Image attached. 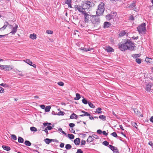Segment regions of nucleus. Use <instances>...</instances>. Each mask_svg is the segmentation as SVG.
<instances>
[{"mask_svg":"<svg viewBox=\"0 0 153 153\" xmlns=\"http://www.w3.org/2000/svg\"><path fill=\"white\" fill-rule=\"evenodd\" d=\"M135 44L130 40L127 39L126 42L123 44L119 45V48L122 51H124L127 50L133 51L136 48Z\"/></svg>","mask_w":153,"mask_h":153,"instance_id":"nucleus-1","label":"nucleus"},{"mask_svg":"<svg viewBox=\"0 0 153 153\" xmlns=\"http://www.w3.org/2000/svg\"><path fill=\"white\" fill-rule=\"evenodd\" d=\"M104 10V3L101 2L98 6V8L96 11V14L97 15L100 16L103 14Z\"/></svg>","mask_w":153,"mask_h":153,"instance_id":"nucleus-2","label":"nucleus"},{"mask_svg":"<svg viewBox=\"0 0 153 153\" xmlns=\"http://www.w3.org/2000/svg\"><path fill=\"white\" fill-rule=\"evenodd\" d=\"M146 25L145 23H143L137 27V29L140 34H143L145 33L146 30Z\"/></svg>","mask_w":153,"mask_h":153,"instance_id":"nucleus-3","label":"nucleus"},{"mask_svg":"<svg viewBox=\"0 0 153 153\" xmlns=\"http://www.w3.org/2000/svg\"><path fill=\"white\" fill-rule=\"evenodd\" d=\"M99 15L92 16L91 22L94 25V26H97L100 23V18Z\"/></svg>","mask_w":153,"mask_h":153,"instance_id":"nucleus-4","label":"nucleus"},{"mask_svg":"<svg viewBox=\"0 0 153 153\" xmlns=\"http://www.w3.org/2000/svg\"><path fill=\"white\" fill-rule=\"evenodd\" d=\"M92 6L91 2L89 1H84L82 5L84 10L88 9Z\"/></svg>","mask_w":153,"mask_h":153,"instance_id":"nucleus-5","label":"nucleus"},{"mask_svg":"<svg viewBox=\"0 0 153 153\" xmlns=\"http://www.w3.org/2000/svg\"><path fill=\"white\" fill-rule=\"evenodd\" d=\"M13 66L10 65H0V69L6 71H9L13 69Z\"/></svg>","mask_w":153,"mask_h":153,"instance_id":"nucleus-6","label":"nucleus"},{"mask_svg":"<svg viewBox=\"0 0 153 153\" xmlns=\"http://www.w3.org/2000/svg\"><path fill=\"white\" fill-rule=\"evenodd\" d=\"M84 17V22H88L89 20L90 19L91 21V18H92V15H89L86 13V12H84V13L83 14Z\"/></svg>","mask_w":153,"mask_h":153,"instance_id":"nucleus-7","label":"nucleus"},{"mask_svg":"<svg viewBox=\"0 0 153 153\" xmlns=\"http://www.w3.org/2000/svg\"><path fill=\"white\" fill-rule=\"evenodd\" d=\"M74 8H75V10H77L79 12L81 13L82 14L84 13V12H85L82 6H80L78 5H75L74 6Z\"/></svg>","mask_w":153,"mask_h":153,"instance_id":"nucleus-8","label":"nucleus"},{"mask_svg":"<svg viewBox=\"0 0 153 153\" xmlns=\"http://www.w3.org/2000/svg\"><path fill=\"white\" fill-rule=\"evenodd\" d=\"M25 62L26 63L28 64L30 66H31L33 67L36 68V65L33 63L29 59H26L24 60Z\"/></svg>","mask_w":153,"mask_h":153,"instance_id":"nucleus-9","label":"nucleus"},{"mask_svg":"<svg viewBox=\"0 0 153 153\" xmlns=\"http://www.w3.org/2000/svg\"><path fill=\"white\" fill-rule=\"evenodd\" d=\"M105 50L106 51L108 52H114V50L110 46L106 47L105 48Z\"/></svg>","mask_w":153,"mask_h":153,"instance_id":"nucleus-10","label":"nucleus"},{"mask_svg":"<svg viewBox=\"0 0 153 153\" xmlns=\"http://www.w3.org/2000/svg\"><path fill=\"white\" fill-rule=\"evenodd\" d=\"M111 24L108 22H105L103 24V27L104 28H108L111 25Z\"/></svg>","mask_w":153,"mask_h":153,"instance_id":"nucleus-11","label":"nucleus"},{"mask_svg":"<svg viewBox=\"0 0 153 153\" xmlns=\"http://www.w3.org/2000/svg\"><path fill=\"white\" fill-rule=\"evenodd\" d=\"M18 28V26L16 24L15 27H13L10 33L13 35L16 32Z\"/></svg>","mask_w":153,"mask_h":153,"instance_id":"nucleus-12","label":"nucleus"},{"mask_svg":"<svg viewBox=\"0 0 153 153\" xmlns=\"http://www.w3.org/2000/svg\"><path fill=\"white\" fill-rule=\"evenodd\" d=\"M81 112L82 113H83L84 114H81V115H80L79 116V117H84V116H90V114L88 113L87 112H86L84 111H83V110H82L81 111Z\"/></svg>","mask_w":153,"mask_h":153,"instance_id":"nucleus-13","label":"nucleus"},{"mask_svg":"<svg viewBox=\"0 0 153 153\" xmlns=\"http://www.w3.org/2000/svg\"><path fill=\"white\" fill-rule=\"evenodd\" d=\"M114 17V15L112 14H108L106 16V19L108 20H109L111 19H113Z\"/></svg>","mask_w":153,"mask_h":153,"instance_id":"nucleus-14","label":"nucleus"},{"mask_svg":"<svg viewBox=\"0 0 153 153\" xmlns=\"http://www.w3.org/2000/svg\"><path fill=\"white\" fill-rule=\"evenodd\" d=\"M152 86L151 84L149 83L147 84L146 86V90L147 91H150L151 90Z\"/></svg>","mask_w":153,"mask_h":153,"instance_id":"nucleus-15","label":"nucleus"},{"mask_svg":"<svg viewBox=\"0 0 153 153\" xmlns=\"http://www.w3.org/2000/svg\"><path fill=\"white\" fill-rule=\"evenodd\" d=\"M8 25H9L8 22H4V26L0 28V30L2 29L3 30L5 29Z\"/></svg>","mask_w":153,"mask_h":153,"instance_id":"nucleus-16","label":"nucleus"},{"mask_svg":"<svg viewBox=\"0 0 153 153\" xmlns=\"http://www.w3.org/2000/svg\"><path fill=\"white\" fill-rule=\"evenodd\" d=\"M145 60L148 63H153V59L152 58L147 57L146 59Z\"/></svg>","mask_w":153,"mask_h":153,"instance_id":"nucleus-17","label":"nucleus"},{"mask_svg":"<svg viewBox=\"0 0 153 153\" xmlns=\"http://www.w3.org/2000/svg\"><path fill=\"white\" fill-rule=\"evenodd\" d=\"M80 139L79 138H76L74 141V143L76 145H78L79 144Z\"/></svg>","mask_w":153,"mask_h":153,"instance_id":"nucleus-18","label":"nucleus"},{"mask_svg":"<svg viewBox=\"0 0 153 153\" xmlns=\"http://www.w3.org/2000/svg\"><path fill=\"white\" fill-rule=\"evenodd\" d=\"M52 140H52V139L49 138H46L44 140V141L47 144H50L51 142L52 141Z\"/></svg>","mask_w":153,"mask_h":153,"instance_id":"nucleus-19","label":"nucleus"},{"mask_svg":"<svg viewBox=\"0 0 153 153\" xmlns=\"http://www.w3.org/2000/svg\"><path fill=\"white\" fill-rule=\"evenodd\" d=\"M135 6H136V4H135V3L134 1H133V2L132 3H131V4H128V7H129L130 8H131V9H132L134 7H135Z\"/></svg>","mask_w":153,"mask_h":153,"instance_id":"nucleus-20","label":"nucleus"},{"mask_svg":"<svg viewBox=\"0 0 153 153\" xmlns=\"http://www.w3.org/2000/svg\"><path fill=\"white\" fill-rule=\"evenodd\" d=\"M30 37L32 39H35L36 38V35L34 33L30 34Z\"/></svg>","mask_w":153,"mask_h":153,"instance_id":"nucleus-21","label":"nucleus"},{"mask_svg":"<svg viewBox=\"0 0 153 153\" xmlns=\"http://www.w3.org/2000/svg\"><path fill=\"white\" fill-rule=\"evenodd\" d=\"M141 54H135L132 55L131 56L134 58H137L138 57H140Z\"/></svg>","mask_w":153,"mask_h":153,"instance_id":"nucleus-22","label":"nucleus"},{"mask_svg":"<svg viewBox=\"0 0 153 153\" xmlns=\"http://www.w3.org/2000/svg\"><path fill=\"white\" fill-rule=\"evenodd\" d=\"M3 149L5 150L8 151L10 150V147L6 146L3 145L2 146Z\"/></svg>","mask_w":153,"mask_h":153,"instance_id":"nucleus-23","label":"nucleus"},{"mask_svg":"<svg viewBox=\"0 0 153 153\" xmlns=\"http://www.w3.org/2000/svg\"><path fill=\"white\" fill-rule=\"evenodd\" d=\"M133 110L134 113H135L136 114L139 115L140 116H141V114L140 112L138 111L137 108H134L133 109Z\"/></svg>","mask_w":153,"mask_h":153,"instance_id":"nucleus-24","label":"nucleus"},{"mask_svg":"<svg viewBox=\"0 0 153 153\" xmlns=\"http://www.w3.org/2000/svg\"><path fill=\"white\" fill-rule=\"evenodd\" d=\"M70 117L71 119H76L77 118V115L73 113L71 115Z\"/></svg>","mask_w":153,"mask_h":153,"instance_id":"nucleus-25","label":"nucleus"},{"mask_svg":"<svg viewBox=\"0 0 153 153\" xmlns=\"http://www.w3.org/2000/svg\"><path fill=\"white\" fill-rule=\"evenodd\" d=\"M94 139L92 138V137L91 136H89L88 138L87 139V141L88 142H91L93 141Z\"/></svg>","mask_w":153,"mask_h":153,"instance_id":"nucleus-26","label":"nucleus"},{"mask_svg":"<svg viewBox=\"0 0 153 153\" xmlns=\"http://www.w3.org/2000/svg\"><path fill=\"white\" fill-rule=\"evenodd\" d=\"M99 117L102 120L105 121L106 120V116H105L100 115L99 116Z\"/></svg>","mask_w":153,"mask_h":153,"instance_id":"nucleus-27","label":"nucleus"},{"mask_svg":"<svg viewBox=\"0 0 153 153\" xmlns=\"http://www.w3.org/2000/svg\"><path fill=\"white\" fill-rule=\"evenodd\" d=\"M76 97L74 98L75 100H78L81 97L79 94L78 93H76Z\"/></svg>","mask_w":153,"mask_h":153,"instance_id":"nucleus-28","label":"nucleus"},{"mask_svg":"<svg viewBox=\"0 0 153 153\" xmlns=\"http://www.w3.org/2000/svg\"><path fill=\"white\" fill-rule=\"evenodd\" d=\"M24 139L21 137H19L18 138V141L19 143H22L24 142Z\"/></svg>","mask_w":153,"mask_h":153,"instance_id":"nucleus-29","label":"nucleus"},{"mask_svg":"<svg viewBox=\"0 0 153 153\" xmlns=\"http://www.w3.org/2000/svg\"><path fill=\"white\" fill-rule=\"evenodd\" d=\"M51 107L50 106H48L45 108V111L46 112H49L51 109Z\"/></svg>","mask_w":153,"mask_h":153,"instance_id":"nucleus-30","label":"nucleus"},{"mask_svg":"<svg viewBox=\"0 0 153 153\" xmlns=\"http://www.w3.org/2000/svg\"><path fill=\"white\" fill-rule=\"evenodd\" d=\"M25 144L27 146H30L31 144V143L28 140H26L25 142Z\"/></svg>","mask_w":153,"mask_h":153,"instance_id":"nucleus-31","label":"nucleus"},{"mask_svg":"<svg viewBox=\"0 0 153 153\" xmlns=\"http://www.w3.org/2000/svg\"><path fill=\"white\" fill-rule=\"evenodd\" d=\"M71 146L70 144H67L65 145V148L67 150H69L71 149Z\"/></svg>","mask_w":153,"mask_h":153,"instance_id":"nucleus-32","label":"nucleus"},{"mask_svg":"<svg viewBox=\"0 0 153 153\" xmlns=\"http://www.w3.org/2000/svg\"><path fill=\"white\" fill-rule=\"evenodd\" d=\"M101 110L102 109L100 108H98L96 109V112H97L99 114H100L102 113Z\"/></svg>","mask_w":153,"mask_h":153,"instance_id":"nucleus-33","label":"nucleus"},{"mask_svg":"<svg viewBox=\"0 0 153 153\" xmlns=\"http://www.w3.org/2000/svg\"><path fill=\"white\" fill-rule=\"evenodd\" d=\"M88 104L90 107L91 108H95V106L92 103L89 102H88Z\"/></svg>","mask_w":153,"mask_h":153,"instance_id":"nucleus-34","label":"nucleus"},{"mask_svg":"<svg viewBox=\"0 0 153 153\" xmlns=\"http://www.w3.org/2000/svg\"><path fill=\"white\" fill-rule=\"evenodd\" d=\"M30 129L31 131H37V128L34 127H31L30 128Z\"/></svg>","mask_w":153,"mask_h":153,"instance_id":"nucleus-35","label":"nucleus"},{"mask_svg":"<svg viewBox=\"0 0 153 153\" xmlns=\"http://www.w3.org/2000/svg\"><path fill=\"white\" fill-rule=\"evenodd\" d=\"M68 137L70 139H73L74 138V136L73 134H68Z\"/></svg>","mask_w":153,"mask_h":153,"instance_id":"nucleus-36","label":"nucleus"},{"mask_svg":"<svg viewBox=\"0 0 153 153\" xmlns=\"http://www.w3.org/2000/svg\"><path fill=\"white\" fill-rule=\"evenodd\" d=\"M65 114V113L63 111H60L57 114V115H61L63 116Z\"/></svg>","mask_w":153,"mask_h":153,"instance_id":"nucleus-37","label":"nucleus"},{"mask_svg":"<svg viewBox=\"0 0 153 153\" xmlns=\"http://www.w3.org/2000/svg\"><path fill=\"white\" fill-rule=\"evenodd\" d=\"M11 137L12 139L14 140H17V137L15 134H11Z\"/></svg>","mask_w":153,"mask_h":153,"instance_id":"nucleus-38","label":"nucleus"},{"mask_svg":"<svg viewBox=\"0 0 153 153\" xmlns=\"http://www.w3.org/2000/svg\"><path fill=\"white\" fill-rule=\"evenodd\" d=\"M82 102L84 104H88V102L87 100L85 98H84L82 100Z\"/></svg>","mask_w":153,"mask_h":153,"instance_id":"nucleus-39","label":"nucleus"},{"mask_svg":"<svg viewBox=\"0 0 153 153\" xmlns=\"http://www.w3.org/2000/svg\"><path fill=\"white\" fill-rule=\"evenodd\" d=\"M136 62L138 64H140L141 62V60L140 59L137 58L136 59Z\"/></svg>","mask_w":153,"mask_h":153,"instance_id":"nucleus-40","label":"nucleus"},{"mask_svg":"<svg viewBox=\"0 0 153 153\" xmlns=\"http://www.w3.org/2000/svg\"><path fill=\"white\" fill-rule=\"evenodd\" d=\"M0 85L4 87H8L9 85L6 84L5 83H1L0 84Z\"/></svg>","mask_w":153,"mask_h":153,"instance_id":"nucleus-41","label":"nucleus"},{"mask_svg":"<svg viewBox=\"0 0 153 153\" xmlns=\"http://www.w3.org/2000/svg\"><path fill=\"white\" fill-rule=\"evenodd\" d=\"M111 135L115 137H118L117 133L115 132H114L111 133Z\"/></svg>","mask_w":153,"mask_h":153,"instance_id":"nucleus-42","label":"nucleus"},{"mask_svg":"<svg viewBox=\"0 0 153 153\" xmlns=\"http://www.w3.org/2000/svg\"><path fill=\"white\" fill-rule=\"evenodd\" d=\"M108 147L112 151L114 150V149H115V147L111 145H109Z\"/></svg>","mask_w":153,"mask_h":153,"instance_id":"nucleus-43","label":"nucleus"},{"mask_svg":"<svg viewBox=\"0 0 153 153\" xmlns=\"http://www.w3.org/2000/svg\"><path fill=\"white\" fill-rule=\"evenodd\" d=\"M85 23L84 21L81 23V26L82 27H86L85 25Z\"/></svg>","mask_w":153,"mask_h":153,"instance_id":"nucleus-44","label":"nucleus"},{"mask_svg":"<svg viewBox=\"0 0 153 153\" xmlns=\"http://www.w3.org/2000/svg\"><path fill=\"white\" fill-rule=\"evenodd\" d=\"M102 144L105 146H107L109 145V143L106 141H105L103 142Z\"/></svg>","mask_w":153,"mask_h":153,"instance_id":"nucleus-45","label":"nucleus"},{"mask_svg":"<svg viewBox=\"0 0 153 153\" xmlns=\"http://www.w3.org/2000/svg\"><path fill=\"white\" fill-rule=\"evenodd\" d=\"M46 33L48 34H52L53 33V31L48 30L46 31Z\"/></svg>","mask_w":153,"mask_h":153,"instance_id":"nucleus-46","label":"nucleus"},{"mask_svg":"<svg viewBox=\"0 0 153 153\" xmlns=\"http://www.w3.org/2000/svg\"><path fill=\"white\" fill-rule=\"evenodd\" d=\"M129 20H130L134 21V18L133 15H131L129 17Z\"/></svg>","mask_w":153,"mask_h":153,"instance_id":"nucleus-47","label":"nucleus"},{"mask_svg":"<svg viewBox=\"0 0 153 153\" xmlns=\"http://www.w3.org/2000/svg\"><path fill=\"white\" fill-rule=\"evenodd\" d=\"M51 124V123H43V125L45 126H50Z\"/></svg>","mask_w":153,"mask_h":153,"instance_id":"nucleus-48","label":"nucleus"},{"mask_svg":"<svg viewBox=\"0 0 153 153\" xmlns=\"http://www.w3.org/2000/svg\"><path fill=\"white\" fill-rule=\"evenodd\" d=\"M58 84L59 85L61 86H63L64 85V83L62 82H58Z\"/></svg>","mask_w":153,"mask_h":153,"instance_id":"nucleus-49","label":"nucleus"},{"mask_svg":"<svg viewBox=\"0 0 153 153\" xmlns=\"http://www.w3.org/2000/svg\"><path fill=\"white\" fill-rule=\"evenodd\" d=\"M113 152L114 153H119V151L117 149L116 147H115V149H114V150H113Z\"/></svg>","mask_w":153,"mask_h":153,"instance_id":"nucleus-50","label":"nucleus"},{"mask_svg":"<svg viewBox=\"0 0 153 153\" xmlns=\"http://www.w3.org/2000/svg\"><path fill=\"white\" fill-rule=\"evenodd\" d=\"M4 92V89L3 88L0 86V93H3Z\"/></svg>","mask_w":153,"mask_h":153,"instance_id":"nucleus-51","label":"nucleus"},{"mask_svg":"<svg viewBox=\"0 0 153 153\" xmlns=\"http://www.w3.org/2000/svg\"><path fill=\"white\" fill-rule=\"evenodd\" d=\"M97 133L98 134H101L102 133V131L100 129H98V130L97 131Z\"/></svg>","mask_w":153,"mask_h":153,"instance_id":"nucleus-52","label":"nucleus"},{"mask_svg":"<svg viewBox=\"0 0 153 153\" xmlns=\"http://www.w3.org/2000/svg\"><path fill=\"white\" fill-rule=\"evenodd\" d=\"M75 126V124L73 123H70L69 124V126L71 128Z\"/></svg>","mask_w":153,"mask_h":153,"instance_id":"nucleus-53","label":"nucleus"},{"mask_svg":"<svg viewBox=\"0 0 153 153\" xmlns=\"http://www.w3.org/2000/svg\"><path fill=\"white\" fill-rule=\"evenodd\" d=\"M76 153H83V152L81 149H78L77 150Z\"/></svg>","mask_w":153,"mask_h":153,"instance_id":"nucleus-54","label":"nucleus"},{"mask_svg":"<svg viewBox=\"0 0 153 153\" xmlns=\"http://www.w3.org/2000/svg\"><path fill=\"white\" fill-rule=\"evenodd\" d=\"M92 137H93V138H95L96 139H98L99 138V137L96 134L93 135Z\"/></svg>","mask_w":153,"mask_h":153,"instance_id":"nucleus-55","label":"nucleus"},{"mask_svg":"<svg viewBox=\"0 0 153 153\" xmlns=\"http://www.w3.org/2000/svg\"><path fill=\"white\" fill-rule=\"evenodd\" d=\"M126 33V32H125L124 31V32L120 33L119 35L121 36H123Z\"/></svg>","mask_w":153,"mask_h":153,"instance_id":"nucleus-56","label":"nucleus"},{"mask_svg":"<svg viewBox=\"0 0 153 153\" xmlns=\"http://www.w3.org/2000/svg\"><path fill=\"white\" fill-rule=\"evenodd\" d=\"M81 145H85L86 143V142L84 140H82L81 142Z\"/></svg>","mask_w":153,"mask_h":153,"instance_id":"nucleus-57","label":"nucleus"},{"mask_svg":"<svg viewBox=\"0 0 153 153\" xmlns=\"http://www.w3.org/2000/svg\"><path fill=\"white\" fill-rule=\"evenodd\" d=\"M65 3L68 5L70 4L71 0H66V1L65 2Z\"/></svg>","mask_w":153,"mask_h":153,"instance_id":"nucleus-58","label":"nucleus"},{"mask_svg":"<svg viewBox=\"0 0 153 153\" xmlns=\"http://www.w3.org/2000/svg\"><path fill=\"white\" fill-rule=\"evenodd\" d=\"M59 146L61 148H63L64 147V143H61L60 144Z\"/></svg>","mask_w":153,"mask_h":153,"instance_id":"nucleus-59","label":"nucleus"},{"mask_svg":"<svg viewBox=\"0 0 153 153\" xmlns=\"http://www.w3.org/2000/svg\"><path fill=\"white\" fill-rule=\"evenodd\" d=\"M48 130H51L52 128L51 126H48L46 128Z\"/></svg>","mask_w":153,"mask_h":153,"instance_id":"nucleus-60","label":"nucleus"},{"mask_svg":"<svg viewBox=\"0 0 153 153\" xmlns=\"http://www.w3.org/2000/svg\"><path fill=\"white\" fill-rule=\"evenodd\" d=\"M70 130L71 133H75V130L73 128H71Z\"/></svg>","mask_w":153,"mask_h":153,"instance_id":"nucleus-61","label":"nucleus"},{"mask_svg":"<svg viewBox=\"0 0 153 153\" xmlns=\"http://www.w3.org/2000/svg\"><path fill=\"white\" fill-rule=\"evenodd\" d=\"M103 134L107 136L108 135V134L105 131H103L102 133Z\"/></svg>","mask_w":153,"mask_h":153,"instance_id":"nucleus-62","label":"nucleus"},{"mask_svg":"<svg viewBox=\"0 0 153 153\" xmlns=\"http://www.w3.org/2000/svg\"><path fill=\"white\" fill-rule=\"evenodd\" d=\"M40 107L42 109H44L45 108V106L44 105H40Z\"/></svg>","mask_w":153,"mask_h":153,"instance_id":"nucleus-63","label":"nucleus"},{"mask_svg":"<svg viewBox=\"0 0 153 153\" xmlns=\"http://www.w3.org/2000/svg\"><path fill=\"white\" fill-rule=\"evenodd\" d=\"M148 144L149 145L151 146H153V143H152V141H149L148 143Z\"/></svg>","mask_w":153,"mask_h":153,"instance_id":"nucleus-64","label":"nucleus"}]
</instances>
